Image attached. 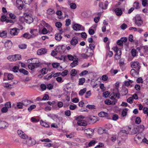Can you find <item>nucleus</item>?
Segmentation results:
<instances>
[{
    "mask_svg": "<svg viewBox=\"0 0 148 148\" xmlns=\"http://www.w3.org/2000/svg\"><path fill=\"white\" fill-rule=\"evenodd\" d=\"M26 143L27 145L29 146L33 145L36 144L35 140L33 139H32L31 137L27 140Z\"/></svg>",
    "mask_w": 148,
    "mask_h": 148,
    "instance_id": "obj_12",
    "label": "nucleus"
},
{
    "mask_svg": "<svg viewBox=\"0 0 148 148\" xmlns=\"http://www.w3.org/2000/svg\"><path fill=\"white\" fill-rule=\"evenodd\" d=\"M52 74L49 73L45 76L44 79L46 80H48L52 78Z\"/></svg>",
    "mask_w": 148,
    "mask_h": 148,
    "instance_id": "obj_24",
    "label": "nucleus"
},
{
    "mask_svg": "<svg viewBox=\"0 0 148 148\" xmlns=\"http://www.w3.org/2000/svg\"><path fill=\"white\" fill-rule=\"evenodd\" d=\"M17 134L21 138L23 139H26L27 138V135L22 131L18 130L17 131Z\"/></svg>",
    "mask_w": 148,
    "mask_h": 148,
    "instance_id": "obj_11",
    "label": "nucleus"
},
{
    "mask_svg": "<svg viewBox=\"0 0 148 148\" xmlns=\"http://www.w3.org/2000/svg\"><path fill=\"white\" fill-rule=\"evenodd\" d=\"M79 130H84V132L85 134L89 135V136H92L93 134L94 130L91 128L84 129V127H82L80 128Z\"/></svg>",
    "mask_w": 148,
    "mask_h": 148,
    "instance_id": "obj_1",
    "label": "nucleus"
},
{
    "mask_svg": "<svg viewBox=\"0 0 148 148\" xmlns=\"http://www.w3.org/2000/svg\"><path fill=\"white\" fill-rule=\"evenodd\" d=\"M30 33L31 34L30 35L32 38H35L38 35V29H31Z\"/></svg>",
    "mask_w": 148,
    "mask_h": 148,
    "instance_id": "obj_8",
    "label": "nucleus"
},
{
    "mask_svg": "<svg viewBox=\"0 0 148 148\" xmlns=\"http://www.w3.org/2000/svg\"><path fill=\"white\" fill-rule=\"evenodd\" d=\"M134 7L136 9H138L139 8V3L137 1L134 2Z\"/></svg>",
    "mask_w": 148,
    "mask_h": 148,
    "instance_id": "obj_46",
    "label": "nucleus"
},
{
    "mask_svg": "<svg viewBox=\"0 0 148 148\" xmlns=\"http://www.w3.org/2000/svg\"><path fill=\"white\" fill-rule=\"evenodd\" d=\"M134 100L133 98L132 97H130L127 99V102L130 104L132 103Z\"/></svg>",
    "mask_w": 148,
    "mask_h": 148,
    "instance_id": "obj_60",
    "label": "nucleus"
},
{
    "mask_svg": "<svg viewBox=\"0 0 148 148\" xmlns=\"http://www.w3.org/2000/svg\"><path fill=\"white\" fill-rule=\"evenodd\" d=\"M23 104L22 102H18L16 106L18 109H22L23 108Z\"/></svg>",
    "mask_w": 148,
    "mask_h": 148,
    "instance_id": "obj_45",
    "label": "nucleus"
},
{
    "mask_svg": "<svg viewBox=\"0 0 148 148\" xmlns=\"http://www.w3.org/2000/svg\"><path fill=\"white\" fill-rule=\"evenodd\" d=\"M98 132L100 134H102L103 133H106L107 130L105 129H103L102 128H100L98 130Z\"/></svg>",
    "mask_w": 148,
    "mask_h": 148,
    "instance_id": "obj_27",
    "label": "nucleus"
},
{
    "mask_svg": "<svg viewBox=\"0 0 148 148\" xmlns=\"http://www.w3.org/2000/svg\"><path fill=\"white\" fill-rule=\"evenodd\" d=\"M14 55L9 56H8L7 58L10 61H15Z\"/></svg>",
    "mask_w": 148,
    "mask_h": 148,
    "instance_id": "obj_36",
    "label": "nucleus"
},
{
    "mask_svg": "<svg viewBox=\"0 0 148 148\" xmlns=\"http://www.w3.org/2000/svg\"><path fill=\"white\" fill-rule=\"evenodd\" d=\"M47 50L45 48H41L37 51V54L38 55H42L45 54L47 52Z\"/></svg>",
    "mask_w": 148,
    "mask_h": 148,
    "instance_id": "obj_10",
    "label": "nucleus"
},
{
    "mask_svg": "<svg viewBox=\"0 0 148 148\" xmlns=\"http://www.w3.org/2000/svg\"><path fill=\"white\" fill-rule=\"evenodd\" d=\"M141 122V119L140 117H137L136 118L135 120V122L136 123L139 124Z\"/></svg>",
    "mask_w": 148,
    "mask_h": 148,
    "instance_id": "obj_57",
    "label": "nucleus"
},
{
    "mask_svg": "<svg viewBox=\"0 0 148 148\" xmlns=\"http://www.w3.org/2000/svg\"><path fill=\"white\" fill-rule=\"evenodd\" d=\"M23 37L25 38L28 39L32 38L30 34L27 33H25L23 34Z\"/></svg>",
    "mask_w": 148,
    "mask_h": 148,
    "instance_id": "obj_28",
    "label": "nucleus"
},
{
    "mask_svg": "<svg viewBox=\"0 0 148 148\" xmlns=\"http://www.w3.org/2000/svg\"><path fill=\"white\" fill-rule=\"evenodd\" d=\"M137 129L139 132H142L144 130V127L143 125H138L137 127Z\"/></svg>",
    "mask_w": 148,
    "mask_h": 148,
    "instance_id": "obj_22",
    "label": "nucleus"
},
{
    "mask_svg": "<svg viewBox=\"0 0 148 148\" xmlns=\"http://www.w3.org/2000/svg\"><path fill=\"white\" fill-rule=\"evenodd\" d=\"M131 128L128 127L126 128V130H121L119 133V136H122V134H125L126 136V135L129 133V132L131 130Z\"/></svg>",
    "mask_w": 148,
    "mask_h": 148,
    "instance_id": "obj_7",
    "label": "nucleus"
},
{
    "mask_svg": "<svg viewBox=\"0 0 148 148\" xmlns=\"http://www.w3.org/2000/svg\"><path fill=\"white\" fill-rule=\"evenodd\" d=\"M14 57H15L14 58L15 61L20 60L21 59V56L19 54L15 55Z\"/></svg>",
    "mask_w": 148,
    "mask_h": 148,
    "instance_id": "obj_49",
    "label": "nucleus"
},
{
    "mask_svg": "<svg viewBox=\"0 0 148 148\" xmlns=\"http://www.w3.org/2000/svg\"><path fill=\"white\" fill-rule=\"evenodd\" d=\"M119 118L118 116L116 114H114L112 116V119L114 121H116Z\"/></svg>",
    "mask_w": 148,
    "mask_h": 148,
    "instance_id": "obj_61",
    "label": "nucleus"
},
{
    "mask_svg": "<svg viewBox=\"0 0 148 148\" xmlns=\"http://www.w3.org/2000/svg\"><path fill=\"white\" fill-rule=\"evenodd\" d=\"M47 13L49 15H52L55 13V11L53 9L50 8L47 10Z\"/></svg>",
    "mask_w": 148,
    "mask_h": 148,
    "instance_id": "obj_38",
    "label": "nucleus"
},
{
    "mask_svg": "<svg viewBox=\"0 0 148 148\" xmlns=\"http://www.w3.org/2000/svg\"><path fill=\"white\" fill-rule=\"evenodd\" d=\"M138 132V130L137 129V127H134V129L132 130V134H136Z\"/></svg>",
    "mask_w": 148,
    "mask_h": 148,
    "instance_id": "obj_55",
    "label": "nucleus"
},
{
    "mask_svg": "<svg viewBox=\"0 0 148 148\" xmlns=\"http://www.w3.org/2000/svg\"><path fill=\"white\" fill-rule=\"evenodd\" d=\"M143 5L145 6L146 5H148V3L147 0H143L142 1Z\"/></svg>",
    "mask_w": 148,
    "mask_h": 148,
    "instance_id": "obj_64",
    "label": "nucleus"
},
{
    "mask_svg": "<svg viewBox=\"0 0 148 148\" xmlns=\"http://www.w3.org/2000/svg\"><path fill=\"white\" fill-rule=\"evenodd\" d=\"M71 20L68 18L66 20L65 25L66 26H69L71 24Z\"/></svg>",
    "mask_w": 148,
    "mask_h": 148,
    "instance_id": "obj_53",
    "label": "nucleus"
},
{
    "mask_svg": "<svg viewBox=\"0 0 148 148\" xmlns=\"http://www.w3.org/2000/svg\"><path fill=\"white\" fill-rule=\"evenodd\" d=\"M78 61L77 60H74L72 63L71 64V66L72 67H73L78 64Z\"/></svg>",
    "mask_w": 148,
    "mask_h": 148,
    "instance_id": "obj_35",
    "label": "nucleus"
},
{
    "mask_svg": "<svg viewBox=\"0 0 148 148\" xmlns=\"http://www.w3.org/2000/svg\"><path fill=\"white\" fill-rule=\"evenodd\" d=\"M44 145L46 147H50L52 146V145L51 143H44Z\"/></svg>",
    "mask_w": 148,
    "mask_h": 148,
    "instance_id": "obj_56",
    "label": "nucleus"
},
{
    "mask_svg": "<svg viewBox=\"0 0 148 148\" xmlns=\"http://www.w3.org/2000/svg\"><path fill=\"white\" fill-rule=\"evenodd\" d=\"M52 66L53 68H57V67H60L62 69V67L61 66H60V64L58 63L57 62H54L52 64Z\"/></svg>",
    "mask_w": 148,
    "mask_h": 148,
    "instance_id": "obj_32",
    "label": "nucleus"
},
{
    "mask_svg": "<svg viewBox=\"0 0 148 148\" xmlns=\"http://www.w3.org/2000/svg\"><path fill=\"white\" fill-rule=\"evenodd\" d=\"M114 12L117 16H121L123 13V12L121 9L120 8H116L114 10Z\"/></svg>",
    "mask_w": 148,
    "mask_h": 148,
    "instance_id": "obj_18",
    "label": "nucleus"
},
{
    "mask_svg": "<svg viewBox=\"0 0 148 148\" xmlns=\"http://www.w3.org/2000/svg\"><path fill=\"white\" fill-rule=\"evenodd\" d=\"M110 139L112 142H114L116 139V136L115 135H112Z\"/></svg>",
    "mask_w": 148,
    "mask_h": 148,
    "instance_id": "obj_52",
    "label": "nucleus"
},
{
    "mask_svg": "<svg viewBox=\"0 0 148 148\" xmlns=\"http://www.w3.org/2000/svg\"><path fill=\"white\" fill-rule=\"evenodd\" d=\"M135 23L138 27L141 26L143 24V21L141 17L139 15H136L135 17Z\"/></svg>",
    "mask_w": 148,
    "mask_h": 148,
    "instance_id": "obj_2",
    "label": "nucleus"
},
{
    "mask_svg": "<svg viewBox=\"0 0 148 148\" xmlns=\"http://www.w3.org/2000/svg\"><path fill=\"white\" fill-rule=\"evenodd\" d=\"M24 18L25 20L24 21L29 24L31 23L33 21V19L32 18L27 14L25 15Z\"/></svg>",
    "mask_w": 148,
    "mask_h": 148,
    "instance_id": "obj_9",
    "label": "nucleus"
},
{
    "mask_svg": "<svg viewBox=\"0 0 148 148\" xmlns=\"http://www.w3.org/2000/svg\"><path fill=\"white\" fill-rule=\"evenodd\" d=\"M85 81V78H82L79 79V85H82L84 83Z\"/></svg>",
    "mask_w": 148,
    "mask_h": 148,
    "instance_id": "obj_37",
    "label": "nucleus"
},
{
    "mask_svg": "<svg viewBox=\"0 0 148 148\" xmlns=\"http://www.w3.org/2000/svg\"><path fill=\"white\" fill-rule=\"evenodd\" d=\"M36 108V106L35 105H32L28 108V110L30 112L32 110Z\"/></svg>",
    "mask_w": 148,
    "mask_h": 148,
    "instance_id": "obj_47",
    "label": "nucleus"
},
{
    "mask_svg": "<svg viewBox=\"0 0 148 148\" xmlns=\"http://www.w3.org/2000/svg\"><path fill=\"white\" fill-rule=\"evenodd\" d=\"M127 108H125L124 109L122 112V115L123 116H126L127 114Z\"/></svg>",
    "mask_w": 148,
    "mask_h": 148,
    "instance_id": "obj_41",
    "label": "nucleus"
},
{
    "mask_svg": "<svg viewBox=\"0 0 148 148\" xmlns=\"http://www.w3.org/2000/svg\"><path fill=\"white\" fill-rule=\"evenodd\" d=\"M28 68L31 70L35 68V66L34 64L31 63H29V64L28 65Z\"/></svg>",
    "mask_w": 148,
    "mask_h": 148,
    "instance_id": "obj_43",
    "label": "nucleus"
},
{
    "mask_svg": "<svg viewBox=\"0 0 148 148\" xmlns=\"http://www.w3.org/2000/svg\"><path fill=\"white\" fill-rule=\"evenodd\" d=\"M112 94L114 97H115L117 99H119L120 98L121 95L119 91L116 92H113Z\"/></svg>",
    "mask_w": 148,
    "mask_h": 148,
    "instance_id": "obj_34",
    "label": "nucleus"
},
{
    "mask_svg": "<svg viewBox=\"0 0 148 148\" xmlns=\"http://www.w3.org/2000/svg\"><path fill=\"white\" fill-rule=\"evenodd\" d=\"M77 107L76 105H70L69 106V108L71 110H75Z\"/></svg>",
    "mask_w": 148,
    "mask_h": 148,
    "instance_id": "obj_58",
    "label": "nucleus"
},
{
    "mask_svg": "<svg viewBox=\"0 0 148 148\" xmlns=\"http://www.w3.org/2000/svg\"><path fill=\"white\" fill-rule=\"evenodd\" d=\"M40 125L46 127H50L48 123L44 122L43 121H40Z\"/></svg>",
    "mask_w": 148,
    "mask_h": 148,
    "instance_id": "obj_26",
    "label": "nucleus"
},
{
    "mask_svg": "<svg viewBox=\"0 0 148 148\" xmlns=\"http://www.w3.org/2000/svg\"><path fill=\"white\" fill-rule=\"evenodd\" d=\"M133 82V81L131 80H129L128 81H126L125 84L126 86H128L130 85V84L132 83Z\"/></svg>",
    "mask_w": 148,
    "mask_h": 148,
    "instance_id": "obj_50",
    "label": "nucleus"
},
{
    "mask_svg": "<svg viewBox=\"0 0 148 148\" xmlns=\"http://www.w3.org/2000/svg\"><path fill=\"white\" fill-rule=\"evenodd\" d=\"M86 91V88H84L82 89H81L79 91V94L80 96H82Z\"/></svg>",
    "mask_w": 148,
    "mask_h": 148,
    "instance_id": "obj_31",
    "label": "nucleus"
},
{
    "mask_svg": "<svg viewBox=\"0 0 148 148\" xmlns=\"http://www.w3.org/2000/svg\"><path fill=\"white\" fill-rule=\"evenodd\" d=\"M108 79V77L106 75H103L101 77V79L104 81H106Z\"/></svg>",
    "mask_w": 148,
    "mask_h": 148,
    "instance_id": "obj_51",
    "label": "nucleus"
},
{
    "mask_svg": "<svg viewBox=\"0 0 148 148\" xmlns=\"http://www.w3.org/2000/svg\"><path fill=\"white\" fill-rule=\"evenodd\" d=\"M19 47L21 49H25L27 47V45L25 44H21L18 45Z\"/></svg>",
    "mask_w": 148,
    "mask_h": 148,
    "instance_id": "obj_40",
    "label": "nucleus"
},
{
    "mask_svg": "<svg viewBox=\"0 0 148 148\" xmlns=\"http://www.w3.org/2000/svg\"><path fill=\"white\" fill-rule=\"evenodd\" d=\"M29 63H31L34 64H36V66H39L38 64L40 63V61L37 58H33L29 59L28 60Z\"/></svg>",
    "mask_w": 148,
    "mask_h": 148,
    "instance_id": "obj_4",
    "label": "nucleus"
},
{
    "mask_svg": "<svg viewBox=\"0 0 148 148\" xmlns=\"http://www.w3.org/2000/svg\"><path fill=\"white\" fill-rule=\"evenodd\" d=\"M137 50L140 53H147L148 52V47L145 46H141L138 47Z\"/></svg>",
    "mask_w": 148,
    "mask_h": 148,
    "instance_id": "obj_3",
    "label": "nucleus"
},
{
    "mask_svg": "<svg viewBox=\"0 0 148 148\" xmlns=\"http://www.w3.org/2000/svg\"><path fill=\"white\" fill-rule=\"evenodd\" d=\"M78 38L76 37H73L70 43L71 45L75 46L78 42Z\"/></svg>",
    "mask_w": 148,
    "mask_h": 148,
    "instance_id": "obj_15",
    "label": "nucleus"
},
{
    "mask_svg": "<svg viewBox=\"0 0 148 148\" xmlns=\"http://www.w3.org/2000/svg\"><path fill=\"white\" fill-rule=\"evenodd\" d=\"M68 73L67 70H65L63 71L61 73V75L63 76H64L67 75Z\"/></svg>",
    "mask_w": 148,
    "mask_h": 148,
    "instance_id": "obj_48",
    "label": "nucleus"
},
{
    "mask_svg": "<svg viewBox=\"0 0 148 148\" xmlns=\"http://www.w3.org/2000/svg\"><path fill=\"white\" fill-rule=\"evenodd\" d=\"M131 67L138 71L140 69V66L138 62L137 61L132 62L130 63Z\"/></svg>",
    "mask_w": 148,
    "mask_h": 148,
    "instance_id": "obj_5",
    "label": "nucleus"
},
{
    "mask_svg": "<svg viewBox=\"0 0 148 148\" xmlns=\"http://www.w3.org/2000/svg\"><path fill=\"white\" fill-rule=\"evenodd\" d=\"M31 101L28 100H24L22 101V104L24 106H27L31 103Z\"/></svg>",
    "mask_w": 148,
    "mask_h": 148,
    "instance_id": "obj_20",
    "label": "nucleus"
},
{
    "mask_svg": "<svg viewBox=\"0 0 148 148\" xmlns=\"http://www.w3.org/2000/svg\"><path fill=\"white\" fill-rule=\"evenodd\" d=\"M18 32L17 31V29L16 28L10 29V34L12 35L15 36L17 35Z\"/></svg>",
    "mask_w": 148,
    "mask_h": 148,
    "instance_id": "obj_17",
    "label": "nucleus"
},
{
    "mask_svg": "<svg viewBox=\"0 0 148 148\" xmlns=\"http://www.w3.org/2000/svg\"><path fill=\"white\" fill-rule=\"evenodd\" d=\"M109 95V92L108 91H106L103 93V96L105 97H107Z\"/></svg>",
    "mask_w": 148,
    "mask_h": 148,
    "instance_id": "obj_63",
    "label": "nucleus"
},
{
    "mask_svg": "<svg viewBox=\"0 0 148 148\" xmlns=\"http://www.w3.org/2000/svg\"><path fill=\"white\" fill-rule=\"evenodd\" d=\"M70 8L72 9H75L76 8L77 6L75 3H72L70 4Z\"/></svg>",
    "mask_w": 148,
    "mask_h": 148,
    "instance_id": "obj_42",
    "label": "nucleus"
},
{
    "mask_svg": "<svg viewBox=\"0 0 148 148\" xmlns=\"http://www.w3.org/2000/svg\"><path fill=\"white\" fill-rule=\"evenodd\" d=\"M42 74H45L47 73L48 71L46 70V68H43L41 71Z\"/></svg>",
    "mask_w": 148,
    "mask_h": 148,
    "instance_id": "obj_62",
    "label": "nucleus"
},
{
    "mask_svg": "<svg viewBox=\"0 0 148 148\" xmlns=\"http://www.w3.org/2000/svg\"><path fill=\"white\" fill-rule=\"evenodd\" d=\"M61 33L56 34L55 36V38L56 40L60 41L62 38V36H61Z\"/></svg>",
    "mask_w": 148,
    "mask_h": 148,
    "instance_id": "obj_21",
    "label": "nucleus"
},
{
    "mask_svg": "<svg viewBox=\"0 0 148 148\" xmlns=\"http://www.w3.org/2000/svg\"><path fill=\"white\" fill-rule=\"evenodd\" d=\"M4 75L7 76L8 79L11 80L13 79V75L12 74L10 73H6L4 74Z\"/></svg>",
    "mask_w": 148,
    "mask_h": 148,
    "instance_id": "obj_30",
    "label": "nucleus"
},
{
    "mask_svg": "<svg viewBox=\"0 0 148 148\" xmlns=\"http://www.w3.org/2000/svg\"><path fill=\"white\" fill-rule=\"evenodd\" d=\"M83 28L82 25L77 24H75L73 27V29L76 31L82 30Z\"/></svg>",
    "mask_w": 148,
    "mask_h": 148,
    "instance_id": "obj_13",
    "label": "nucleus"
},
{
    "mask_svg": "<svg viewBox=\"0 0 148 148\" xmlns=\"http://www.w3.org/2000/svg\"><path fill=\"white\" fill-rule=\"evenodd\" d=\"M77 71L75 69H72L70 72L71 75L72 76H75L77 74Z\"/></svg>",
    "mask_w": 148,
    "mask_h": 148,
    "instance_id": "obj_39",
    "label": "nucleus"
},
{
    "mask_svg": "<svg viewBox=\"0 0 148 148\" xmlns=\"http://www.w3.org/2000/svg\"><path fill=\"white\" fill-rule=\"evenodd\" d=\"M91 95V91L90 90H89L86 92L85 95V97L86 98H88Z\"/></svg>",
    "mask_w": 148,
    "mask_h": 148,
    "instance_id": "obj_44",
    "label": "nucleus"
},
{
    "mask_svg": "<svg viewBox=\"0 0 148 148\" xmlns=\"http://www.w3.org/2000/svg\"><path fill=\"white\" fill-rule=\"evenodd\" d=\"M135 141L137 144L142 143V136L140 134H138L135 136L134 138Z\"/></svg>",
    "mask_w": 148,
    "mask_h": 148,
    "instance_id": "obj_6",
    "label": "nucleus"
},
{
    "mask_svg": "<svg viewBox=\"0 0 148 148\" xmlns=\"http://www.w3.org/2000/svg\"><path fill=\"white\" fill-rule=\"evenodd\" d=\"M128 89L126 88H124L121 91V94L122 96L126 95L128 93Z\"/></svg>",
    "mask_w": 148,
    "mask_h": 148,
    "instance_id": "obj_29",
    "label": "nucleus"
},
{
    "mask_svg": "<svg viewBox=\"0 0 148 148\" xmlns=\"http://www.w3.org/2000/svg\"><path fill=\"white\" fill-rule=\"evenodd\" d=\"M137 70L134 69H132L130 71V74L131 75L134 77H136L138 76V73L137 72Z\"/></svg>",
    "mask_w": 148,
    "mask_h": 148,
    "instance_id": "obj_19",
    "label": "nucleus"
},
{
    "mask_svg": "<svg viewBox=\"0 0 148 148\" xmlns=\"http://www.w3.org/2000/svg\"><path fill=\"white\" fill-rule=\"evenodd\" d=\"M77 124L79 126H85L87 125V123L86 121L82 119H80L78 121Z\"/></svg>",
    "mask_w": 148,
    "mask_h": 148,
    "instance_id": "obj_16",
    "label": "nucleus"
},
{
    "mask_svg": "<svg viewBox=\"0 0 148 148\" xmlns=\"http://www.w3.org/2000/svg\"><path fill=\"white\" fill-rule=\"evenodd\" d=\"M4 46L5 48L8 49L10 48L12 46V42L9 40L6 41L4 43Z\"/></svg>",
    "mask_w": 148,
    "mask_h": 148,
    "instance_id": "obj_14",
    "label": "nucleus"
},
{
    "mask_svg": "<svg viewBox=\"0 0 148 148\" xmlns=\"http://www.w3.org/2000/svg\"><path fill=\"white\" fill-rule=\"evenodd\" d=\"M131 53L132 56L134 57L136 56V51L135 49H132L131 50Z\"/></svg>",
    "mask_w": 148,
    "mask_h": 148,
    "instance_id": "obj_59",
    "label": "nucleus"
},
{
    "mask_svg": "<svg viewBox=\"0 0 148 148\" xmlns=\"http://www.w3.org/2000/svg\"><path fill=\"white\" fill-rule=\"evenodd\" d=\"M20 73H23L25 75H27L28 74V72L23 69H21L19 70Z\"/></svg>",
    "mask_w": 148,
    "mask_h": 148,
    "instance_id": "obj_33",
    "label": "nucleus"
},
{
    "mask_svg": "<svg viewBox=\"0 0 148 148\" xmlns=\"http://www.w3.org/2000/svg\"><path fill=\"white\" fill-rule=\"evenodd\" d=\"M99 115L101 117H107L108 116V114L104 112H101L99 114Z\"/></svg>",
    "mask_w": 148,
    "mask_h": 148,
    "instance_id": "obj_25",
    "label": "nucleus"
},
{
    "mask_svg": "<svg viewBox=\"0 0 148 148\" xmlns=\"http://www.w3.org/2000/svg\"><path fill=\"white\" fill-rule=\"evenodd\" d=\"M88 73V71L86 70H84L82 72L79 74V75L80 76H82Z\"/></svg>",
    "mask_w": 148,
    "mask_h": 148,
    "instance_id": "obj_54",
    "label": "nucleus"
},
{
    "mask_svg": "<svg viewBox=\"0 0 148 148\" xmlns=\"http://www.w3.org/2000/svg\"><path fill=\"white\" fill-rule=\"evenodd\" d=\"M7 35V32L6 31H3L0 32V36L2 38H5L6 37Z\"/></svg>",
    "mask_w": 148,
    "mask_h": 148,
    "instance_id": "obj_23",
    "label": "nucleus"
}]
</instances>
